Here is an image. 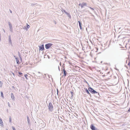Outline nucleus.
<instances>
[{"label": "nucleus", "mask_w": 130, "mask_h": 130, "mask_svg": "<svg viewBox=\"0 0 130 130\" xmlns=\"http://www.w3.org/2000/svg\"><path fill=\"white\" fill-rule=\"evenodd\" d=\"M88 90H89L91 93H97L98 92L95 91L93 90V89L92 88L89 87L88 88Z\"/></svg>", "instance_id": "1"}, {"label": "nucleus", "mask_w": 130, "mask_h": 130, "mask_svg": "<svg viewBox=\"0 0 130 130\" xmlns=\"http://www.w3.org/2000/svg\"><path fill=\"white\" fill-rule=\"evenodd\" d=\"M48 107L50 111H51L53 110V107L51 103H49Z\"/></svg>", "instance_id": "2"}, {"label": "nucleus", "mask_w": 130, "mask_h": 130, "mask_svg": "<svg viewBox=\"0 0 130 130\" xmlns=\"http://www.w3.org/2000/svg\"><path fill=\"white\" fill-rule=\"evenodd\" d=\"M53 44L52 43H48L45 45V47L46 49H47L49 48L50 47H51Z\"/></svg>", "instance_id": "3"}, {"label": "nucleus", "mask_w": 130, "mask_h": 130, "mask_svg": "<svg viewBox=\"0 0 130 130\" xmlns=\"http://www.w3.org/2000/svg\"><path fill=\"white\" fill-rule=\"evenodd\" d=\"M44 49V45L43 44L42 46L39 47V50L43 51Z\"/></svg>", "instance_id": "4"}, {"label": "nucleus", "mask_w": 130, "mask_h": 130, "mask_svg": "<svg viewBox=\"0 0 130 130\" xmlns=\"http://www.w3.org/2000/svg\"><path fill=\"white\" fill-rule=\"evenodd\" d=\"M86 3H83L82 4H79V5L81 6L82 8H83L84 6H86Z\"/></svg>", "instance_id": "5"}, {"label": "nucleus", "mask_w": 130, "mask_h": 130, "mask_svg": "<svg viewBox=\"0 0 130 130\" xmlns=\"http://www.w3.org/2000/svg\"><path fill=\"white\" fill-rule=\"evenodd\" d=\"M90 127L92 130H96L95 127L92 124L90 125Z\"/></svg>", "instance_id": "6"}, {"label": "nucleus", "mask_w": 130, "mask_h": 130, "mask_svg": "<svg viewBox=\"0 0 130 130\" xmlns=\"http://www.w3.org/2000/svg\"><path fill=\"white\" fill-rule=\"evenodd\" d=\"M63 71L64 73L63 76H66V75L67 72L64 68L63 69Z\"/></svg>", "instance_id": "7"}, {"label": "nucleus", "mask_w": 130, "mask_h": 130, "mask_svg": "<svg viewBox=\"0 0 130 130\" xmlns=\"http://www.w3.org/2000/svg\"><path fill=\"white\" fill-rule=\"evenodd\" d=\"M78 22L79 23V27H80V29H82V26H81L82 24L80 23V22L79 21H78Z\"/></svg>", "instance_id": "8"}, {"label": "nucleus", "mask_w": 130, "mask_h": 130, "mask_svg": "<svg viewBox=\"0 0 130 130\" xmlns=\"http://www.w3.org/2000/svg\"><path fill=\"white\" fill-rule=\"evenodd\" d=\"M15 59H16V61L17 62V63L18 64H19L20 63V62H19V61L18 60V58H15Z\"/></svg>", "instance_id": "9"}, {"label": "nucleus", "mask_w": 130, "mask_h": 130, "mask_svg": "<svg viewBox=\"0 0 130 130\" xmlns=\"http://www.w3.org/2000/svg\"><path fill=\"white\" fill-rule=\"evenodd\" d=\"M0 123L2 125H3V121L2 120V119H1L0 118Z\"/></svg>", "instance_id": "10"}, {"label": "nucleus", "mask_w": 130, "mask_h": 130, "mask_svg": "<svg viewBox=\"0 0 130 130\" xmlns=\"http://www.w3.org/2000/svg\"><path fill=\"white\" fill-rule=\"evenodd\" d=\"M128 66H129V67H130V58L128 59Z\"/></svg>", "instance_id": "11"}, {"label": "nucleus", "mask_w": 130, "mask_h": 130, "mask_svg": "<svg viewBox=\"0 0 130 130\" xmlns=\"http://www.w3.org/2000/svg\"><path fill=\"white\" fill-rule=\"evenodd\" d=\"M85 91L88 94H89V95H90V93L89 92V91H88V89H85Z\"/></svg>", "instance_id": "12"}, {"label": "nucleus", "mask_w": 130, "mask_h": 130, "mask_svg": "<svg viewBox=\"0 0 130 130\" xmlns=\"http://www.w3.org/2000/svg\"><path fill=\"white\" fill-rule=\"evenodd\" d=\"M11 98L12 99H14V96L13 93H11Z\"/></svg>", "instance_id": "13"}, {"label": "nucleus", "mask_w": 130, "mask_h": 130, "mask_svg": "<svg viewBox=\"0 0 130 130\" xmlns=\"http://www.w3.org/2000/svg\"><path fill=\"white\" fill-rule=\"evenodd\" d=\"M1 96L2 97L4 98L3 94V92H1Z\"/></svg>", "instance_id": "14"}, {"label": "nucleus", "mask_w": 130, "mask_h": 130, "mask_svg": "<svg viewBox=\"0 0 130 130\" xmlns=\"http://www.w3.org/2000/svg\"><path fill=\"white\" fill-rule=\"evenodd\" d=\"M28 76L26 74L25 75H24V76L26 78V79H28V78L27 77V76Z\"/></svg>", "instance_id": "15"}, {"label": "nucleus", "mask_w": 130, "mask_h": 130, "mask_svg": "<svg viewBox=\"0 0 130 130\" xmlns=\"http://www.w3.org/2000/svg\"><path fill=\"white\" fill-rule=\"evenodd\" d=\"M2 83L1 81H0V87H2Z\"/></svg>", "instance_id": "16"}, {"label": "nucleus", "mask_w": 130, "mask_h": 130, "mask_svg": "<svg viewBox=\"0 0 130 130\" xmlns=\"http://www.w3.org/2000/svg\"><path fill=\"white\" fill-rule=\"evenodd\" d=\"M29 27H30L29 25H28L27 24V28H29Z\"/></svg>", "instance_id": "17"}, {"label": "nucleus", "mask_w": 130, "mask_h": 130, "mask_svg": "<svg viewBox=\"0 0 130 130\" xmlns=\"http://www.w3.org/2000/svg\"><path fill=\"white\" fill-rule=\"evenodd\" d=\"M12 128L13 130H16V129L14 127L12 126Z\"/></svg>", "instance_id": "18"}, {"label": "nucleus", "mask_w": 130, "mask_h": 130, "mask_svg": "<svg viewBox=\"0 0 130 130\" xmlns=\"http://www.w3.org/2000/svg\"><path fill=\"white\" fill-rule=\"evenodd\" d=\"M20 75H21L22 74V73L19 72L18 73Z\"/></svg>", "instance_id": "19"}, {"label": "nucleus", "mask_w": 130, "mask_h": 130, "mask_svg": "<svg viewBox=\"0 0 130 130\" xmlns=\"http://www.w3.org/2000/svg\"><path fill=\"white\" fill-rule=\"evenodd\" d=\"M70 93H71L72 95H73V92H72V91H70Z\"/></svg>", "instance_id": "20"}, {"label": "nucleus", "mask_w": 130, "mask_h": 130, "mask_svg": "<svg viewBox=\"0 0 130 130\" xmlns=\"http://www.w3.org/2000/svg\"><path fill=\"white\" fill-rule=\"evenodd\" d=\"M128 111L129 112H130V108L128 109Z\"/></svg>", "instance_id": "21"}, {"label": "nucleus", "mask_w": 130, "mask_h": 130, "mask_svg": "<svg viewBox=\"0 0 130 130\" xmlns=\"http://www.w3.org/2000/svg\"><path fill=\"white\" fill-rule=\"evenodd\" d=\"M90 8L91 9H92V10H94V9L91 7H90Z\"/></svg>", "instance_id": "22"}, {"label": "nucleus", "mask_w": 130, "mask_h": 130, "mask_svg": "<svg viewBox=\"0 0 130 130\" xmlns=\"http://www.w3.org/2000/svg\"><path fill=\"white\" fill-rule=\"evenodd\" d=\"M10 122H11V119H10Z\"/></svg>", "instance_id": "23"}, {"label": "nucleus", "mask_w": 130, "mask_h": 130, "mask_svg": "<svg viewBox=\"0 0 130 130\" xmlns=\"http://www.w3.org/2000/svg\"><path fill=\"white\" fill-rule=\"evenodd\" d=\"M19 55H20V52H19Z\"/></svg>", "instance_id": "24"}, {"label": "nucleus", "mask_w": 130, "mask_h": 130, "mask_svg": "<svg viewBox=\"0 0 130 130\" xmlns=\"http://www.w3.org/2000/svg\"><path fill=\"white\" fill-rule=\"evenodd\" d=\"M6 130H8V129H6Z\"/></svg>", "instance_id": "25"}, {"label": "nucleus", "mask_w": 130, "mask_h": 130, "mask_svg": "<svg viewBox=\"0 0 130 130\" xmlns=\"http://www.w3.org/2000/svg\"><path fill=\"white\" fill-rule=\"evenodd\" d=\"M10 12L11 13H12V11H10Z\"/></svg>", "instance_id": "26"}]
</instances>
